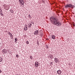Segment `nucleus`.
I'll list each match as a JSON object with an SVG mask.
<instances>
[{"mask_svg": "<svg viewBox=\"0 0 75 75\" xmlns=\"http://www.w3.org/2000/svg\"><path fill=\"white\" fill-rule=\"evenodd\" d=\"M50 20L51 21L52 23H53L54 25H56L57 27L61 26L62 25L61 22L58 21V19L57 18L52 17H51L50 18Z\"/></svg>", "mask_w": 75, "mask_h": 75, "instance_id": "nucleus-1", "label": "nucleus"}, {"mask_svg": "<svg viewBox=\"0 0 75 75\" xmlns=\"http://www.w3.org/2000/svg\"><path fill=\"white\" fill-rule=\"evenodd\" d=\"M69 7L71 8H74V7H75V6H74V5H73L71 4H67L65 6V8H69Z\"/></svg>", "mask_w": 75, "mask_h": 75, "instance_id": "nucleus-2", "label": "nucleus"}, {"mask_svg": "<svg viewBox=\"0 0 75 75\" xmlns=\"http://www.w3.org/2000/svg\"><path fill=\"white\" fill-rule=\"evenodd\" d=\"M19 2H20L19 3V4H21V5H23V7H24V1L23 0H19Z\"/></svg>", "mask_w": 75, "mask_h": 75, "instance_id": "nucleus-3", "label": "nucleus"}, {"mask_svg": "<svg viewBox=\"0 0 75 75\" xmlns=\"http://www.w3.org/2000/svg\"><path fill=\"white\" fill-rule=\"evenodd\" d=\"M35 67H38V66H40V63L37 61H36L35 62Z\"/></svg>", "mask_w": 75, "mask_h": 75, "instance_id": "nucleus-4", "label": "nucleus"}, {"mask_svg": "<svg viewBox=\"0 0 75 75\" xmlns=\"http://www.w3.org/2000/svg\"><path fill=\"white\" fill-rule=\"evenodd\" d=\"M34 35H38V30H36L34 31Z\"/></svg>", "mask_w": 75, "mask_h": 75, "instance_id": "nucleus-5", "label": "nucleus"}, {"mask_svg": "<svg viewBox=\"0 0 75 75\" xmlns=\"http://www.w3.org/2000/svg\"><path fill=\"white\" fill-rule=\"evenodd\" d=\"M57 72L59 75H61V74L62 73V71L60 70H59L57 71Z\"/></svg>", "mask_w": 75, "mask_h": 75, "instance_id": "nucleus-6", "label": "nucleus"}, {"mask_svg": "<svg viewBox=\"0 0 75 75\" xmlns=\"http://www.w3.org/2000/svg\"><path fill=\"white\" fill-rule=\"evenodd\" d=\"M2 51L4 52L5 54L7 53V50H6V49L3 50Z\"/></svg>", "mask_w": 75, "mask_h": 75, "instance_id": "nucleus-7", "label": "nucleus"}, {"mask_svg": "<svg viewBox=\"0 0 75 75\" xmlns=\"http://www.w3.org/2000/svg\"><path fill=\"white\" fill-rule=\"evenodd\" d=\"M57 59H57V58H56L54 59L55 61V62H56V63H57V62H58Z\"/></svg>", "mask_w": 75, "mask_h": 75, "instance_id": "nucleus-8", "label": "nucleus"}, {"mask_svg": "<svg viewBox=\"0 0 75 75\" xmlns=\"http://www.w3.org/2000/svg\"><path fill=\"white\" fill-rule=\"evenodd\" d=\"M52 38L53 40H54L55 38V36L54 35H52Z\"/></svg>", "mask_w": 75, "mask_h": 75, "instance_id": "nucleus-9", "label": "nucleus"}, {"mask_svg": "<svg viewBox=\"0 0 75 75\" xmlns=\"http://www.w3.org/2000/svg\"><path fill=\"white\" fill-rule=\"evenodd\" d=\"M17 40H18V39H17V38H15V42L16 43H17Z\"/></svg>", "mask_w": 75, "mask_h": 75, "instance_id": "nucleus-10", "label": "nucleus"}, {"mask_svg": "<svg viewBox=\"0 0 75 75\" xmlns=\"http://www.w3.org/2000/svg\"><path fill=\"white\" fill-rule=\"evenodd\" d=\"M31 23L30 22V23L28 24L29 26H28V27H31Z\"/></svg>", "mask_w": 75, "mask_h": 75, "instance_id": "nucleus-11", "label": "nucleus"}, {"mask_svg": "<svg viewBox=\"0 0 75 75\" xmlns=\"http://www.w3.org/2000/svg\"><path fill=\"white\" fill-rule=\"evenodd\" d=\"M50 58L52 59V58H53V56L51 54L50 55Z\"/></svg>", "mask_w": 75, "mask_h": 75, "instance_id": "nucleus-12", "label": "nucleus"}, {"mask_svg": "<svg viewBox=\"0 0 75 75\" xmlns=\"http://www.w3.org/2000/svg\"><path fill=\"white\" fill-rule=\"evenodd\" d=\"M3 60L1 57H0V62H2V61Z\"/></svg>", "mask_w": 75, "mask_h": 75, "instance_id": "nucleus-13", "label": "nucleus"}, {"mask_svg": "<svg viewBox=\"0 0 75 75\" xmlns=\"http://www.w3.org/2000/svg\"><path fill=\"white\" fill-rule=\"evenodd\" d=\"M28 29V28H27V27H24V30H27Z\"/></svg>", "mask_w": 75, "mask_h": 75, "instance_id": "nucleus-14", "label": "nucleus"}, {"mask_svg": "<svg viewBox=\"0 0 75 75\" xmlns=\"http://www.w3.org/2000/svg\"><path fill=\"white\" fill-rule=\"evenodd\" d=\"M9 34H10V37H12V34H11L10 32H9L8 33Z\"/></svg>", "mask_w": 75, "mask_h": 75, "instance_id": "nucleus-15", "label": "nucleus"}, {"mask_svg": "<svg viewBox=\"0 0 75 75\" xmlns=\"http://www.w3.org/2000/svg\"><path fill=\"white\" fill-rule=\"evenodd\" d=\"M52 65H53V63L52 62L50 64V66L52 67Z\"/></svg>", "mask_w": 75, "mask_h": 75, "instance_id": "nucleus-16", "label": "nucleus"}, {"mask_svg": "<svg viewBox=\"0 0 75 75\" xmlns=\"http://www.w3.org/2000/svg\"><path fill=\"white\" fill-rule=\"evenodd\" d=\"M28 17H29V18H31V17H31V16H30V14L29 15Z\"/></svg>", "mask_w": 75, "mask_h": 75, "instance_id": "nucleus-17", "label": "nucleus"}, {"mask_svg": "<svg viewBox=\"0 0 75 75\" xmlns=\"http://www.w3.org/2000/svg\"><path fill=\"white\" fill-rule=\"evenodd\" d=\"M37 44H38V45H39V42L38 41H37Z\"/></svg>", "mask_w": 75, "mask_h": 75, "instance_id": "nucleus-18", "label": "nucleus"}, {"mask_svg": "<svg viewBox=\"0 0 75 75\" xmlns=\"http://www.w3.org/2000/svg\"><path fill=\"white\" fill-rule=\"evenodd\" d=\"M30 59H33V57L31 56H30Z\"/></svg>", "mask_w": 75, "mask_h": 75, "instance_id": "nucleus-19", "label": "nucleus"}, {"mask_svg": "<svg viewBox=\"0 0 75 75\" xmlns=\"http://www.w3.org/2000/svg\"><path fill=\"white\" fill-rule=\"evenodd\" d=\"M16 57H17V58H18V55L16 54Z\"/></svg>", "mask_w": 75, "mask_h": 75, "instance_id": "nucleus-20", "label": "nucleus"}, {"mask_svg": "<svg viewBox=\"0 0 75 75\" xmlns=\"http://www.w3.org/2000/svg\"><path fill=\"white\" fill-rule=\"evenodd\" d=\"M46 48H47V49H48V47H48V46L47 45V46H46Z\"/></svg>", "mask_w": 75, "mask_h": 75, "instance_id": "nucleus-21", "label": "nucleus"}, {"mask_svg": "<svg viewBox=\"0 0 75 75\" xmlns=\"http://www.w3.org/2000/svg\"><path fill=\"white\" fill-rule=\"evenodd\" d=\"M40 34L41 37H42V33H40Z\"/></svg>", "mask_w": 75, "mask_h": 75, "instance_id": "nucleus-22", "label": "nucleus"}, {"mask_svg": "<svg viewBox=\"0 0 75 75\" xmlns=\"http://www.w3.org/2000/svg\"><path fill=\"white\" fill-rule=\"evenodd\" d=\"M1 16H4V15L2 13H1Z\"/></svg>", "mask_w": 75, "mask_h": 75, "instance_id": "nucleus-23", "label": "nucleus"}, {"mask_svg": "<svg viewBox=\"0 0 75 75\" xmlns=\"http://www.w3.org/2000/svg\"><path fill=\"white\" fill-rule=\"evenodd\" d=\"M26 43L27 44H29V42H28V41H27Z\"/></svg>", "mask_w": 75, "mask_h": 75, "instance_id": "nucleus-24", "label": "nucleus"}, {"mask_svg": "<svg viewBox=\"0 0 75 75\" xmlns=\"http://www.w3.org/2000/svg\"><path fill=\"white\" fill-rule=\"evenodd\" d=\"M24 27H27V24H25V26Z\"/></svg>", "mask_w": 75, "mask_h": 75, "instance_id": "nucleus-25", "label": "nucleus"}, {"mask_svg": "<svg viewBox=\"0 0 75 75\" xmlns=\"http://www.w3.org/2000/svg\"><path fill=\"white\" fill-rule=\"evenodd\" d=\"M42 2L44 3V2H45V1L42 0Z\"/></svg>", "mask_w": 75, "mask_h": 75, "instance_id": "nucleus-26", "label": "nucleus"}, {"mask_svg": "<svg viewBox=\"0 0 75 75\" xmlns=\"http://www.w3.org/2000/svg\"><path fill=\"white\" fill-rule=\"evenodd\" d=\"M31 23H32V24H34V22L32 21L31 22Z\"/></svg>", "mask_w": 75, "mask_h": 75, "instance_id": "nucleus-27", "label": "nucleus"}, {"mask_svg": "<svg viewBox=\"0 0 75 75\" xmlns=\"http://www.w3.org/2000/svg\"><path fill=\"white\" fill-rule=\"evenodd\" d=\"M11 13H13V10H12V11H11Z\"/></svg>", "mask_w": 75, "mask_h": 75, "instance_id": "nucleus-28", "label": "nucleus"}, {"mask_svg": "<svg viewBox=\"0 0 75 75\" xmlns=\"http://www.w3.org/2000/svg\"><path fill=\"white\" fill-rule=\"evenodd\" d=\"M1 72H2L1 70H0V73H1Z\"/></svg>", "mask_w": 75, "mask_h": 75, "instance_id": "nucleus-29", "label": "nucleus"}, {"mask_svg": "<svg viewBox=\"0 0 75 75\" xmlns=\"http://www.w3.org/2000/svg\"><path fill=\"white\" fill-rule=\"evenodd\" d=\"M44 4H45V2H44L43 3Z\"/></svg>", "mask_w": 75, "mask_h": 75, "instance_id": "nucleus-30", "label": "nucleus"}, {"mask_svg": "<svg viewBox=\"0 0 75 75\" xmlns=\"http://www.w3.org/2000/svg\"><path fill=\"white\" fill-rule=\"evenodd\" d=\"M10 11H11V10H10Z\"/></svg>", "mask_w": 75, "mask_h": 75, "instance_id": "nucleus-31", "label": "nucleus"}, {"mask_svg": "<svg viewBox=\"0 0 75 75\" xmlns=\"http://www.w3.org/2000/svg\"><path fill=\"white\" fill-rule=\"evenodd\" d=\"M11 39H13V37L11 38Z\"/></svg>", "mask_w": 75, "mask_h": 75, "instance_id": "nucleus-32", "label": "nucleus"}, {"mask_svg": "<svg viewBox=\"0 0 75 75\" xmlns=\"http://www.w3.org/2000/svg\"><path fill=\"white\" fill-rule=\"evenodd\" d=\"M1 12H2V10H1Z\"/></svg>", "mask_w": 75, "mask_h": 75, "instance_id": "nucleus-33", "label": "nucleus"}, {"mask_svg": "<svg viewBox=\"0 0 75 75\" xmlns=\"http://www.w3.org/2000/svg\"><path fill=\"white\" fill-rule=\"evenodd\" d=\"M66 14H67V12L65 13Z\"/></svg>", "mask_w": 75, "mask_h": 75, "instance_id": "nucleus-34", "label": "nucleus"}, {"mask_svg": "<svg viewBox=\"0 0 75 75\" xmlns=\"http://www.w3.org/2000/svg\"><path fill=\"white\" fill-rule=\"evenodd\" d=\"M48 39H47V40H48Z\"/></svg>", "mask_w": 75, "mask_h": 75, "instance_id": "nucleus-35", "label": "nucleus"}, {"mask_svg": "<svg viewBox=\"0 0 75 75\" xmlns=\"http://www.w3.org/2000/svg\"><path fill=\"white\" fill-rule=\"evenodd\" d=\"M48 39H47V40H48Z\"/></svg>", "mask_w": 75, "mask_h": 75, "instance_id": "nucleus-36", "label": "nucleus"}, {"mask_svg": "<svg viewBox=\"0 0 75 75\" xmlns=\"http://www.w3.org/2000/svg\"><path fill=\"white\" fill-rule=\"evenodd\" d=\"M16 75H18V74H16Z\"/></svg>", "mask_w": 75, "mask_h": 75, "instance_id": "nucleus-37", "label": "nucleus"}, {"mask_svg": "<svg viewBox=\"0 0 75 75\" xmlns=\"http://www.w3.org/2000/svg\"><path fill=\"white\" fill-rule=\"evenodd\" d=\"M6 10H8V9H6Z\"/></svg>", "mask_w": 75, "mask_h": 75, "instance_id": "nucleus-38", "label": "nucleus"}, {"mask_svg": "<svg viewBox=\"0 0 75 75\" xmlns=\"http://www.w3.org/2000/svg\"><path fill=\"white\" fill-rule=\"evenodd\" d=\"M74 17H75V16H74Z\"/></svg>", "mask_w": 75, "mask_h": 75, "instance_id": "nucleus-39", "label": "nucleus"}, {"mask_svg": "<svg viewBox=\"0 0 75 75\" xmlns=\"http://www.w3.org/2000/svg\"><path fill=\"white\" fill-rule=\"evenodd\" d=\"M13 36H12V37H13Z\"/></svg>", "mask_w": 75, "mask_h": 75, "instance_id": "nucleus-40", "label": "nucleus"}]
</instances>
